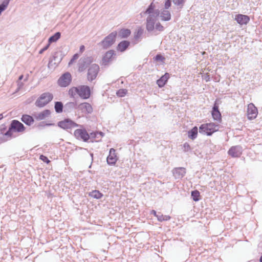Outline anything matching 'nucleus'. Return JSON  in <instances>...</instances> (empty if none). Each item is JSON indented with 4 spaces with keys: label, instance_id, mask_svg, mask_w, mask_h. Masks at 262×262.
<instances>
[{
    "label": "nucleus",
    "instance_id": "f257e3e1",
    "mask_svg": "<svg viewBox=\"0 0 262 262\" xmlns=\"http://www.w3.org/2000/svg\"><path fill=\"white\" fill-rule=\"evenodd\" d=\"M69 94L72 98H75L78 95L83 99H88L91 95V90L89 86L80 85L77 87H73L69 91Z\"/></svg>",
    "mask_w": 262,
    "mask_h": 262
},
{
    "label": "nucleus",
    "instance_id": "f03ea898",
    "mask_svg": "<svg viewBox=\"0 0 262 262\" xmlns=\"http://www.w3.org/2000/svg\"><path fill=\"white\" fill-rule=\"evenodd\" d=\"M218 130L219 125L214 123L203 124L199 127L200 133L207 136H211L213 133Z\"/></svg>",
    "mask_w": 262,
    "mask_h": 262
},
{
    "label": "nucleus",
    "instance_id": "7ed1b4c3",
    "mask_svg": "<svg viewBox=\"0 0 262 262\" xmlns=\"http://www.w3.org/2000/svg\"><path fill=\"white\" fill-rule=\"evenodd\" d=\"M117 33L114 31L106 36L98 45L101 46L103 49H107L111 47L116 41Z\"/></svg>",
    "mask_w": 262,
    "mask_h": 262
},
{
    "label": "nucleus",
    "instance_id": "20e7f679",
    "mask_svg": "<svg viewBox=\"0 0 262 262\" xmlns=\"http://www.w3.org/2000/svg\"><path fill=\"white\" fill-rule=\"evenodd\" d=\"M53 98V95L51 93L49 92L44 93L36 100L35 105L38 107H43L51 102Z\"/></svg>",
    "mask_w": 262,
    "mask_h": 262
},
{
    "label": "nucleus",
    "instance_id": "39448f33",
    "mask_svg": "<svg viewBox=\"0 0 262 262\" xmlns=\"http://www.w3.org/2000/svg\"><path fill=\"white\" fill-rule=\"evenodd\" d=\"M99 71V67L98 64H93L88 69L87 73V78L89 81H92L97 76Z\"/></svg>",
    "mask_w": 262,
    "mask_h": 262
},
{
    "label": "nucleus",
    "instance_id": "423d86ee",
    "mask_svg": "<svg viewBox=\"0 0 262 262\" xmlns=\"http://www.w3.org/2000/svg\"><path fill=\"white\" fill-rule=\"evenodd\" d=\"M158 17V13L156 12L153 14L148 15L146 18V28L148 32H151L155 28V25Z\"/></svg>",
    "mask_w": 262,
    "mask_h": 262
},
{
    "label": "nucleus",
    "instance_id": "0eeeda50",
    "mask_svg": "<svg viewBox=\"0 0 262 262\" xmlns=\"http://www.w3.org/2000/svg\"><path fill=\"white\" fill-rule=\"evenodd\" d=\"M62 59V58L60 53L57 52L54 53L52 58L49 60L48 68L50 69H54L61 62Z\"/></svg>",
    "mask_w": 262,
    "mask_h": 262
},
{
    "label": "nucleus",
    "instance_id": "6e6552de",
    "mask_svg": "<svg viewBox=\"0 0 262 262\" xmlns=\"http://www.w3.org/2000/svg\"><path fill=\"white\" fill-rule=\"evenodd\" d=\"M58 126L62 129H68L77 127L79 125L70 119H65L58 122Z\"/></svg>",
    "mask_w": 262,
    "mask_h": 262
},
{
    "label": "nucleus",
    "instance_id": "1a4fd4ad",
    "mask_svg": "<svg viewBox=\"0 0 262 262\" xmlns=\"http://www.w3.org/2000/svg\"><path fill=\"white\" fill-rule=\"evenodd\" d=\"M74 136L76 139L87 142L90 138V136L85 129H77L74 132Z\"/></svg>",
    "mask_w": 262,
    "mask_h": 262
},
{
    "label": "nucleus",
    "instance_id": "9d476101",
    "mask_svg": "<svg viewBox=\"0 0 262 262\" xmlns=\"http://www.w3.org/2000/svg\"><path fill=\"white\" fill-rule=\"evenodd\" d=\"M72 80L71 75L70 73L66 72L63 74L58 79V84L61 87L68 86Z\"/></svg>",
    "mask_w": 262,
    "mask_h": 262
},
{
    "label": "nucleus",
    "instance_id": "9b49d317",
    "mask_svg": "<svg viewBox=\"0 0 262 262\" xmlns=\"http://www.w3.org/2000/svg\"><path fill=\"white\" fill-rule=\"evenodd\" d=\"M242 147L240 145L232 146L228 150V154L232 158H238L242 154Z\"/></svg>",
    "mask_w": 262,
    "mask_h": 262
},
{
    "label": "nucleus",
    "instance_id": "f8f14e48",
    "mask_svg": "<svg viewBox=\"0 0 262 262\" xmlns=\"http://www.w3.org/2000/svg\"><path fill=\"white\" fill-rule=\"evenodd\" d=\"M10 128L13 129V132L21 133L25 130L26 127L24 124L17 120H13L10 124Z\"/></svg>",
    "mask_w": 262,
    "mask_h": 262
},
{
    "label": "nucleus",
    "instance_id": "ddd939ff",
    "mask_svg": "<svg viewBox=\"0 0 262 262\" xmlns=\"http://www.w3.org/2000/svg\"><path fill=\"white\" fill-rule=\"evenodd\" d=\"M118 158L116 154V150L112 148L110 149L109 155L107 157V163L109 165H115Z\"/></svg>",
    "mask_w": 262,
    "mask_h": 262
},
{
    "label": "nucleus",
    "instance_id": "4468645a",
    "mask_svg": "<svg viewBox=\"0 0 262 262\" xmlns=\"http://www.w3.org/2000/svg\"><path fill=\"white\" fill-rule=\"evenodd\" d=\"M258 114L257 108L253 103H250L247 108V117L249 120L255 119Z\"/></svg>",
    "mask_w": 262,
    "mask_h": 262
},
{
    "label": "nucleus",
    "instance_id": "2eb2a0df",
    "mask_svg": "<svg viewBox=\"0 0 262 262\" xmlns=\"http://www.w3.org/2000/svg\"><path fill=\"white\" fill-rule=\"evenodd\" d=\"M92 61L91 57H85L81 58L79 60V71L82 72L84 71L87 66L90 64Z\"/></svg>",
    "mask_w": 262,
    "mask_h": 262
},
{
    "label": "nucleus",
    "instance_id": "dca6fc26",
    "mask_svg": "<svg viewBox=\"0 0 262 262\" xmlns=\"http://www.w3.org/2000/svg\"><path fill=\"white\" fill-rule=\"evenodd\" d=\"M115 55V52L114 50H111L107 51L103 56L102 59V64H107L110 61L112 60Z\"/></svg>",
    "mask_w": 262,
    "mask_h": 262
},
{
    "label": "nucleus",
    "instance_id": "f3484780",
    "mask_svg": "<svg viewBox=\"0 0 262 262\" xmlns=\"http://www.w3.org/2000/svg\"><path fill=\"white\" fill-rule=\"evenodd\" d=\"M172 174L176 179H182L186 174V169L184 167H177L173 169Z\"/></svg>",
    "mask_w": 262,
    "mask_h": 262
},
{
    "label": "nucleus",
    "instance_id": "a211bd4d",
    "mask_svg": "<svg viewBox=\"0 0 262 262\" xmlns=\"http://www.w3.org/2000/svg\"><path fill=\"white\" fill-rule=\"evenodd\" d=\"M234 19L240 25H247L250 21V18L248 15L242 14L236 15Z\"/></svg>",
    "mask_w": 262,
    "mask_h": 262
},
{
    "label": "nucleus",
    "instance_id": "6ab92c4d",
    "mask_svg": "<svg viewBox=\"0 0 262 262\" xmlns=\"http://www.w3.org/2000/svg\"><path fill=\"white\" fill-rule=\"evenodd\" d=\"M78 108L82 112L87 114H91L93 112V108L91 105L87 102H84L80 104L78 106Z\"/></svg>",
    "mask_w": 262,
    "mask_h": 262
},
{
    "label": "nucleus",
    "instance_id": "aec40b11",
    "mask_svg": "<svg viewBox=\"0 0 262 262\" xmlns=\"http://www.w3.org/2000/svg\"><path fill=\"white\" fill-rule=\"evenodd\" d=\"M78 108L76 102H67L64 106V112L70 113L75 109Z\"/></svg>",
    "mask_w": 262,
    "mask_h": 262
},
{
    "label": "nucleus",
    "instance_id": "412c9836",
    "mask_svg": "<svg viewBox=\"0 0 262 262\" xmlns=\"http://www.w3.org/2000/svg\"><path fill=\"white\" fill-rule=\"evenodd\" d=\"M212 116L214 120L221 122L222 120L221 114L220 113L218 106L214 104L212 111Z\"/></svg>",
    "mask_w": 262,
    "mask_h": 262
},
{
    "label": "nucleus",
    "instance_id": "4be33fe9",
    "mask_svg": "<svg viewBox=\"0 0 262 262\" xmlns=\"http://www.w3.org/2000/svg\"><path fill=\"white\" fill-rule=\"evenodd\" d=\"M51 114L50 111L49 110H45L42 112L37 114L34 115L35 118L37 120H42L48 117Z\"/></svg>",
    "mask_w": 262,
    "mask_h": 262
},
{
    "label": "nucleus",
    "instance_id": "5701e85b",
    "mask_svg": "<svg viewBox=\"0 0 262 262\" xmlns=\"http://www.w3.org/2000/svg\"><path fill=\"white\" fill-rule=\"evenodd\" d=\"M159 16L163 21H169L171 19V14L170 12L166 9H163L161 10Z\"/></svg>",
    "mask_w": 262,
    "mask_h": 262
},
{
    "label": "nucleus",
    "instance_id": "b1692460",
    "mask_svg": "<svg viewBox=\"0 0 262 262\" xmlns=\"http://www.w3.org/2000/svg\"><path fill=\"white\" fill-rule=\"evenodd\" d=\"M169 78V74L168 73H166L160 79L157 80V84L160 88H162L165 85Z\"/></svg>",
    "mask_w": 262,
    "mask_h": 262
},
{
    "label": "nucleus",
    "instance_id": "393cba45",
    "mask_svg": "<svg viewBox=\"0 0 262 262\" xmlns=\"http://www.w3.org/2000/svg\"><path fill=\"white\" fill-rule=\"evenodd\" d=\"M130 42L127 40L121 41L118 45L117 49L121 52H123L128 48Z\"/></svg>",
    "mask_w": 262,
    "mask_h": 262
},
{
    "label": "nucleus",
    "instance_id": "a878e982",
    "mask_svg": "<svg viewBox=\"0 0 262 262\" xmlns=\"http://www.w3.org/2000/svg\"><path fill=\"white\" fill-rule=\"evenodd\" d=\"M21 120L28 126H30L34 122L33 118L27 114L22 115Z\"/></svg>",
    "mask_w": 262,
    "mask_h": 262
},
{
    "label": "nucleus",
    "instance_id": "bb28decb",
    "mask_svg": "<svg viewBox=\"0 0 262 262\" xmlns=\"http://www.w3.org/2000/svg\"><path fill=\"white\" fill-rule=\"evenodd\" d=\"M131 32L128 29H122L118 32V36L121 38H126L130 35Z\"/></svg>",
    "mask_w": 262,
    "mask_h": 262
},
{
    "label": "nucleus",
    "instance_id": "cd10ccee",
    "mask_svg": "<svg viewBox=\"0 0 262 262\" xmlns=\"http://www.w3.org/2000/svg\"><path fill=\"white\" fill-rule=\"evenodd\" d=\"M198 128L196 126L193 127L191 130L188 132V137L192 139H195L197 137Z\"/></svg>",
    "mask_w": 262,
    "mask_h": 262
},
{
    "label": "nucleus",
    "instance_id": "c85d7f7f",
    "mask_svg": "<svg viewBox=\"0 0 262 262\" xmlns=\"http://www.w3.org/2000/svg\"><path fill=\"white\" fill-rule=\"evenodd\" d=\"M155 5L153 4V3H151L150 5L148 7L147 9L145 11V13L148 14V15H150L154 14L156 12L158 13V16L160 14V11L158 9L155 10Z\"/></svg>",
    "mask_w": 262,
    "mask_h": 262
},
{
    "label": "nucleus",
    "instance_id": "c756f323",
    "mask_svg": "<svg viewBox=\"0 0 262 262\" xmlns=\"http://www.w3.org/2000/svg\"><path fill=\"white\" fill-rule=\"evenodd\" d=\"M61 33L59 32L55 33L53 35L51 36L48 39V43L51 44L53 42L57 41L60 37Z\"/></svg>",
    "mask_w": 262,
    "mask_h": 262
},
{
    "label": "nucleus",
    "instance_id": "7c9ffc66",
    "mask_svg": "<svg viewBox=\"0 0 262 262\" xmlns=\"http://www.w3.org/2000/svg\"><path fill=\"white\" fill-rule=\"evenodd\" d=\"M54 108L57 113H60L64 111V106L62 103L60 101H56L55 102Z\"/></svg>",
    "mask_w": 262,
    "mask_h": 262
},
{
    "label": "nucleus",
    "instance_id": "2f4dec72",
    "mask_svg": "<svg viewBox=\"0 0 262 262\" xmlns=\"http://www.w3.org/2000/svg\"><path fill=\"white\" fill-rule=\"evenodd\" d=\"M89 195L92 198L99 199L103 196V194L99 191L95 190L91 192Z\"/></svg>",
    "mask_w": 262,
    "mask_h": 262
},
{
    "label": "nucleus",
    "instance_id": "473e14b6",
    "mask_svg": "<svg viewBox=\"0 0 262 262\" xmlns=\"http://www.w3.org/2000/svg\"><path fill=\"white\" fill-rule=\"evenodd\" d=\"M171 217L169 215H163L160 213L157 215V219L159 222L169 221Z\"/></svg>",
    "mask_w": 262,
    "mask_h": 262
},
{
    "label": "nucleus",
    "instance_id": "72a5a7b5",
    "mask_svg": "<svg viewBox=\"0 0 262 262\" xmlns=\"http://www.w3.org/2000/svg\"><path fill=\"white\" fill-rule=\"evenodd\" d=\"M191 195L193 200L195 202L198 201L200 200V193L198 190H193L191 192Z\"/></svg>",
    "mask_w": 262,
    "mask_h": 262
},
{
    "label": "nucleus",
    "instance_id": "f704fd0d",
    "mask_svg": "<svg viewBox=\"0 0 262 262\" xmlns=\"http://www.w3.org/2000/svg\"><path fill=\"white\" fill-rule=\"evenodd\" d=\"M10 0H4L1 4H0V15L2 12L4 11L8 7Z\"/></svg>",
    "mask_w": 262,
    "mask_h": 262
},
{
    "label": "nucleus",
    "instance_id": "c9c22d12",
    "mask_svg": "<svg viewBox=\"0 0 262 262\" xmlns=\"http://www.w3.org/2000/svg\"><path fill=\"white\" fill-rule=\"evenodd\" d=\"M143 33V29L142 28H139L134 34V38L136 40L140 39Z\"/></svg>",
    "mask_w": 262,
    "mask_h": 262
},
{
    "label": "nucleus",
    "instance_id": "e433bc0d",
    "mask_svg": "<svg viewBox=\"0 0 262 262\" xmlns=\"http://www.w3.org/2000/svg\"><path fill=\"white\" fill-rule=\"evenodd\" d=\"M173 4L178 9H182L185 4V0H172Z\"/></svg>",
    "mask_w": 262,
    "mask_h": 262
},
{
    "label": "nucleus",
    "instance_id": "4c0bfd02",
    "mask_svg": "<svg viewBox=\"0 0 262 262\" xmlns=\"http://www.w3.org/2000/svg\"><path fill=\"white\" fill-rule=\"evenodd\" d=\"M127 90L125 89H121L117 91L116 94L119 97H123L126 95Z\"/></svg>",
    "mask_w": 262,
    "mask_h": 262
},
{
    "label": "nucleus",
    "instance_id": "58836bf2",
    "mask_svg": "<svg viewBox=\"0 0 262 262\" xmlns=\"http://www.w3.org/2000/svg\"><path fill=\"white\" fill-rule=\"evenodd\" d=\"M98 135L101 136H103V134L102 132H93V133H91L90 134V135H89L90 136V138L95 139V138H97V136Z\"/></svg>",
    "mask_w": 262,
    "mask_h": 262
},
{
    "label": "nucleus",
    "instance_id": "ea45409f",
    "mask_svg": "<svg viewBox=\"0 0 262 262\" xmlns=\"http://www.w3.org/2000/svg\"><path fill=\"white\" fill-rule=\"evenodd\" d=\"M154 58L157 61L163 62L165 60V58L161 54H157Z\"/></svg>",
    "mask_w": 262,
    "mask_h": 262
},
{
    "label": "nucleus",
    "instance_id": "a19ab883",
    "mask_svg": "<svg viewBox=\"0 0 262 262\" xmlns=\"http://www.w3.org/2000/svg\"><path fill=\"white\" fill-rule=\"evenodd\" d=\"M191 150V147L190 145L186 142L183 144V151L184 152H187Z\"/></svg>",
    "mask_w": 262,
    "mask_h": 262
},
{
    "label": "nucleus",
    "instance_id": "79ce46f5",
    "mask_svg": "<svg viewBox=\"0 0 262 262\" xmlns=\"http://www.w3.org/2000/svg\"><path fill=\"white\" fill-rule=\"evenodd\" d=\"M79 56V54H77V53L75 54L73 56V57H72V58H71V59L70 60V61H69V65H71V64H72V63H73V62H74L75 60H76L77 59H78V58Z\"/></svg>",
    "mask_w": 262,
    "mask_h": 262
},
{
    "label": "nucleus",
    "instance_id": "37998d69",
    "mask_svg": "<svg viewBox=\"0 0 262 262\" xmlns=\"http://www.w3.org/2000/svg\"><path fill=\"white\" fill-rule=\"evenodd\" d=\"M171 5V0H166L164 4V9H168L169 7Z\"/></svg>",
    "mask_w": 262,
    "mask_h": 262
},
{
    "label": "nucleus",
    "instance_id": "c03bdc74",
    "mask_svg": "<svg viewBox=\"0 0 262 262\" xmlns=\"http://www.w3.org/2000/svg\"><path fill=\"white\" fill-rule=\"evenodd\" d=\"M155 28L157 30L159 31H162L164 30V27L160 23H158L156 24Z\"/></svg>",
    "mask_w": 262,
    "mask_h": 262
},
{
    "label": "nucleus",
    "instance_id": "a18cd8bd",
    "mask_svg": "<svg viewBox=\"0 0 262 262\" xmlns=\"http://www.w3.org/2000/svg\"><path fill=\"white\" fill-rule=\"evenodd\" d=\"M39 158L41 160H42V161H43L44 162H45L47 164H48L50 162V161L48 159V158L44 155H40Z\"/></svg>",
    "mask_w": 262,
    "mask_h": 262
},
{
    "label": "nucleus",
    "instance_id": "49530a36",
    "mask_svg": "<svg viewBox=\"0 0 262 262\" xmlns=\"http://www.w3.org/2000/svg\"><path fill=\"white\" fill-rule=\"evenodd\" d=\"M50 45L48 43L44 48H43L42 49H41L39 51V54H42L43 52L45 51H46L50 47Z\"/></svg>",
    "mask_w": 262,
    "mask_h": 262
},
{
    "label": "nucleus",
    "instance_id": "de8ad7c7",
    "mask_svg": "<svg viewBox=\"0 0 262 262\" xmlns=\"http://www.w3.org/2000/svg\"><path fill=\"white\" fill-rule=\"evenodd\" d=\"M13 131V129L10 128V126L9 127L8 130L6 132L5 135L8 136H11L12 135V132Z\"/></svg>",
    "mask_w": 262,
    "mask_h": 262
},
{
    "label": "nucleus",
    "instance_id": "09e8293b",
    "mask_svg": "<svg viewBox=\"0 0 262 262\" xmlns=\"http://www.w3.org/2000/svg\"><path fill=\"white\" fill-rule=\"evenodd\" d=\"M17 85H18L17 90H19L20 88H21L23 86L24 83L22 82H20L18 81Z\"/></svg>",
    "mask_w": 262,
    "mask_h": 262
},
{
    "label": "nucleus",
    "instance_id": "8fccbe9b",
    "mask_svg": "<svg viewBox=\"0 0 262 262\" xmlns=\"http://www.w3.org/2000/svg\"><path fill=\"white\" fill-rule=\"evenodd\" d=\"M85 49V47L83 45H82L80 47L79 51L80 53H82Z\"/></svg>",
    "mask_w": 262,
    "mask_h": 262
},
{
    "label": "nucleus",
    "instance_id": "3c124183",
    "mask_svg": "<svg viewBox=\"0 0 262 262\" xmlns=\"http://www.w3.org/2000/svg\"><path fill=\"white\" fill-rule=\"evenodd\" d=\"M151 214H153L154 215H155L157 217V215L158 214L157 213L156 211L155 210H151Z\"/></svg>",
    "mask_w": 262,
    "mask_h": 262
},
{
    "label": "nucleus",
    "instance_id": "603ef678",
    "mask_svg": "<svg viewBox=\"0 0 262 262\" xmlns=\"http://www.w3.org/2000/svg\"><path fill=\"white\" fill-rule=\"evenodd\" d=\"M23 75H20V76L19 77V78H18V81H20L21 80H22V79H23Z\"/></svg>",
    "mask_w": 262,
    "mask_h": 262
},
{
    "label": "nucleus",
    "instance_id": "864d4df0",
    "mask_svg": "<svg viewBox=\"0 0 262 262\" xmlns=\"http://www.w3.org/2000/svg\"><path fill=\"white\" fill-rule=\"evenodd\" d=\"M3 114H0V120H2L3 118Z\"/></svg>",
    "mask_w": 262,
    "mask_h": 262
},
{
    "label": "nucleus",
    "instance_id": "5fc2aeb1",
    "mask_svg": "<svg viewBox=\"0 0 262 262\" xmlns=\"http://www.w3.org/2000/svg\"><path fill=\"white\" fill-rule=\"evenodd\" d=\"M90 155H91V158H92V160H93V153H91V154H90Z\"/></svg>",
    "mask_w": 262,
    "mask_h": 262
},
{
    "label": "nucleus",
    "instance_id": "6e6d98bb",
    "mask_svg": "<svg viewBox=\"0 0 262 262\" xmlns=\"http://www.w3.org/2000/svg\"><path fill=\"white\" fill-rule=\"evenodd\" d=\"M53 125V124L49 123V124H46V125H48V126H50V125Z\"/></svg>",
    "mask_w": 262,
    "mask_h": 262
},
{
    "label": "nucleus",
    "instance_id": "4d7b16f0",
    "mask_svg": "<svg viewBox=\"0 0 262 262\" xmlns=\"http://www.w3.org/2000/svg\"><path fill=\"white\" fill-rule=\"evenodd\" d=\"M260 262H262V256L260 258Z\"/></svg>",
    "mask_w": 262,
    "mask_h": 262
},
{
    "label": "nucleus",
    "instance_id": "13d9d810",
    "mask_svg": "<svg viewBox=\"0 0 262 262\" xmlns=\"http://www.w3.org/2000/svg\"><path fill=\"white\" fill-rule=\"evenodd\" d=\"M209 78H208V79H206V81H208L209 80Z\"/></svg>",
    "mask_w": 262,
    "mask_h": 262
}]
</instances>
